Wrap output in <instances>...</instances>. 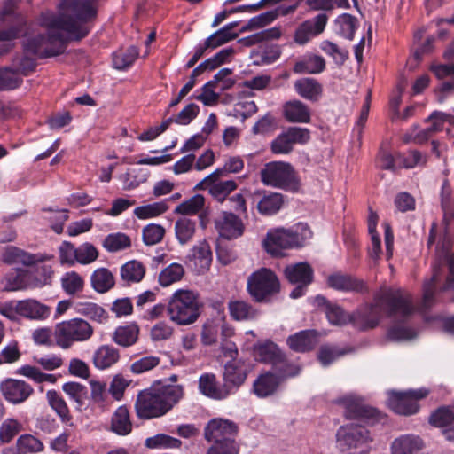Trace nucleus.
I'll return each instance as SVG.
<instances>
[{
  "instance_id": "1",
  "label": "nucleus",
  "mask_w": 454,
  "mask_h": 454,
  "mask_svg": "<svg viewBox=\"0 0 454 454\" xmlns=\"http://www.w3.org/2000/svg\"><path fill=\"white\" fill-rule=\"evenodd\" d=\"M97 12L88 0H62L58 14H42L41 25L47 32L28 38L24 51L39 59L64 53L69 41H81L90 34L88 23L96 19Z\"/></svg>"
},
{
  "instance_id": "2",
  "label": "nucleus",
  "mask_w": 454,
  "mask_h": 454,
  "mask_svg": "<svg viewBox=\"0 0 454 454\" xmlns=\"http://www.w3.org/2000/svg\"><path fill=\"white\" fill-rule=\"evenodd\" d=\"M415 311L410 293L402 289H389L377 294L372 303L361 305L351 314V324L360 331L375 328L383 314L389 317H408Z\"/></svg>"
},
{
  "instance_id": "3",
  "label": "nucleus",
  "mask_w": 454,
  "mask_h": 454,
  "mask_svg": "<svg viewBox=\"0 0 454 454\" xmlns=\"http://www.w3.org/2000/svg\"><path fill=\"white\" fill-rule=\"evenodd\" d=\"M184 396L182 385L159 383L140 391L135 402L137 416L141 419L160 418L169 412Z\"/></svg>"
},
{
  "instance_id": "4",
  "label": "nucleus",
  "mask_w": 454,
  "mask_h": 454,
  "mask_svg": "<svg viewBox=\"0 0 454 454\" xmlns=\"http://www.w3.org/2000/svg\"><path fill=\"white\" fill-rule=\"evenodd\" d=\"M312 231L307 224L298 223L294 228H275L268 231L262 246L265 251L272 256H283L284 251L302 247L310 239Z\"/></svg>"
},
{
  "instance_id": "5",
  "label": "nucleus",
  "mask_w": 454,
  "mask_h": 454,
  "mask_svg": "<svg viewBox=\"0 0 454 454\" xmlns=\"http://www.w3.org/2000/svg\"><path fill=\"white\" fill-rule=\"evenodd\" d=\"M201 307L198 292L178 289L169 298L167 313L171 322L178 325H188L197 321Z\"/></svg>"
},
{
  "instance_id": "6",
  "label": "nucleus",
  "mask_w": 454,
  "mask_h": 454,
  "mask_svg": "<svg viewBox=\"0 0 454 454\" xmlns=\"http://www.w3.org/2000/svg\"><path fill=\"white\" fill-rule=\"evenodd\" d=\"M93 333L94 329L89 322L75 317L58 323L53 332V337L58 347L67 349L76 342L89 340Z\"/></svg>"
},
{
  "instance_id": "7",
  "label": "nucleus",
  "mask_w": 454,
  "mask_h": 454,
  "mask_svg": "<svg viewBox=\"0 0 454 454\" xmlns=\"http://www.w3.org/2000/svg\"><path fill=\"white\" fill-rule=\"evenodd\" d=\"M260 174L261 181L265 185L290 192H297L300 189V179L289 163L269 162L262 168Z\"/></svg>"
},
{
  "instance_id": "8",
  "label": "nucleus",
  "mask_w": 454,
  "mask_h": 454,
  "mask_svg": "<svg viewBox=\"0 0 454 454\" xmlns=\"http://www.w3.org/2000/svg\"><path fill=\"white\" fill-rule=\"evenodd\" d=\"M338 447L350 454H367L371 450L370 443L373 441L370 431L360 425L340 427L336 434Z\"/></svg>"
},
{
  "instance_id": "9",
  "label": "nucleus",
  "mask_w": 454,
  "mask_h": 454,
  "mask_svg": "<svg viewBox=\"0 0 454 454\" xmlns=\"http://www.w3.org/2000/svg\"><path fill=\"white\" fill-rule=\"evenodd\" d=\"M280 290L277 275L270 269L261 268L247 278V292L256 302H263Z\"/></svg>"
},
{
  "instance_id": "10",
  "label": "nucleus",
  "mask_w": 454,
  "mask_h": 454,
  "mask_svg": "<svg viewBox=\"0 0 454 454\" xmlns=\"http://www.w3.org/2000/svg\"><path fill=\"white\" fill-rule=\"evenodd\" d=\"M43 274V279L34 278L33 274L26 270H15L6 274L5 286L6 291H19L27 288L43 286L50 283L52 276V270L49 266H42L37 271Z\"/></svg>"
},
{
  "instance_id": "11",
  "label": "nucleus",
  "mask_w": 454,
  "mask_h": 454,
  "mask_svg": "<svg viewBox=\"0 0 454 454\" xmlns=\"http://www.w3.org/2000/svg\"><path fill=\"white\" fill-rule=\"evenodd\" d=\"M238 433L237 425L220 418L212 419L204 428V438L213 444L219 443L237 446L235 436Z\"/></svg>"
},
{
  "instance_id": "12",
  "label": "nucleus",
  "mask_w": 454,
  "mask_h": 454,
  "mask_svg": "<svg viewBox=\"0 0 454 454\" xmlns=\"http://www.w3.org/2000/svg\"><path fill=\"white\" fill-rule=\"evenodd\" d=\"M429 391L426 388L407 390L405 392L389 393L388 406L395 413L400 415H412L418 412L419 406L418 401L425 398Z\"/></svg>"
},
{
  "instance_id": "13",
  "label": "nucleus",
  "mask_w": 454,
  "mask_h": 454,
  "mask_svg": "<svg viewBox=\"0 0 454 454\" xmlns=\"http://www.w3.org/2000/svg\"><path fill=\"white\" fill-rule=\"evenodd\" d=\"M286 279L297 286L291 292L294 299L301 297L306 287L313 281L314 270L308 262H297L287 265L284 270Z\"/></svg>"
},
{
  "instance_id": "14",
  "label": "nucleus",
  "mask_w": 454,
  "mask_h": 454,
  "mask_svg": "<svg viewBox=\"0 0 454 454\" xmlns=\"http://www.w3.org/2000/svg\"><path fill=\"white\" fill-rule=\"evenodd\" d=\"M33 387L23 380L6 378L0 382V393L4 400L13 405L27 402L34 394Z\"/></svg>"
},
{
  "instance_id": "15",
  "label": "nucleus",
  "mask_w": 454,
  "mask_h": 454,
  "mask_svg": "<svg viewBox=\"0 0 454 454\" xmlns=\"http://www.w3.org/2000/svg\"><path fill=\"white\" fill-rule=\"evenodd\" d=\"M341 402L345 407V415L349 419H360L366 422H374L380 419V412L367 405L361 398L348 396Z\"/></svg>"
},
{
  "instance_id": "16",
  "label": "nucleus",
  "mask_w": 454,
  "mask_h": 454,
  "mask_svg": "<svg viewBox=\"0 0 454 454\" xmlns=\"http://www.w3.org/2000/svg\"><path fill=\"white\" fill-rule=\"evenodd\" d=\"M215 226L219 235L226 239H237L244 233L245 225L234 213L223 211L215 220Z\"/></svg>"
},
{
  "instance_id": "17",
  "label": "nucleus",
  "mask_w": 454,
  "mask_h": 454,
  "mask_svg": "<svg viewBox=\"0 0 454 454\" xmlns=\"http://www.w3.org/2000/svg\"><path fill=\"white\" fill-rule=\"evenodd\" d=\"M454 121V117L450 114L440 111L433 112L427 119V122H430V126L419 130L416 135H409L404 142H410L411 139H414V142H428L436 132L440 131L443 128L445 122L451 123Z\"/></svg>"
},
{
  "instance_id": "18",
  "label": "nucleus",
  "mask_w": 454,
  "mask_h": 454,
  "mask_svg": "<svg viewBox=\"0 0 454 454\" xmlns=\"http://www.w3.org/2000/svg\"><path fill=\"white\" fill-rule=\"evenodd\" d=\"M186 259L197 274H204L209 270L212 262V251L209 244L206 240L198 242L192 247Z\"/></svg>"
},
{
  "instance_id": "19",
  "label": "nucleus",
  "mask_w": 454,
  "mask_h": 454,
  "mask_svg": "<svg viewBox=\"0 0 454 454\" xmlns=\"http://www.w3.org/2000/svg\"><path fill=\"white\" fill-rule=\"evenodd\" d=\"M282 114L288 122L308 123L311 119L309 107L299 99L286 101L282 107Z\"/></svg>"
},
{
  "instance_id": "20",
  "label": "nucleus",
  "mask_w": 454,
  "mask_h": 454,
  "mask_svg": "<svg viewBox=\"0 0 454 454\" xmlns=\"http://www.w3.org/2000/svg\"><path fill=\"white\" fill-rule=\"evenodd\" d=\"M18 315L34 320H44L51 313L50 307L34 299H27L16 302Z\"/></svg>"
},
{
  "instance_id": "21",
  "label": "nucleus",
  "mask_w": 454,
  "mask_h": 454,
  "mask_svg": "<svg viewBox=\"0 0 454 454\" xmlns=\"http://www.w3.org/2000/svg\"><path fill=\"white\" fill-rule=\"evenodd\" d=\"M325 69V60L322 56L308 53L300 57L294 63L293 71L294 74H321Z\"/></svg>"
},
{
  "instance_id": "22",
  "label": "nucleus",
  "mask_w": 454,
  "mask_h": 454,
  "mask_svg": "<svg viewBox=\"0 0 454 454\" xmlns=\"http://www.w3.org/2000/svg\"><path fill=\"white\" fill-rule=\"evenodd\" d=\"M295 92L302 98L317 102L322 97L323 86L315 78L304 77L298 79L294 83Z\"/></svg>"
},
{
  "instance_id": "23",
  "label": "nucleus",
  "mask_w": 454,
  "mask_h": 454,
  "mask_svg": "<svg viewBox=\"0 0 454 454\" xmlns=\"http://www.w3.org/2000/svg\"><path fill=\"white\" fill-rule=\"evenodd\" d=\"M199 390L204 395L215 400H223L229 396V391L225 389L224 384L218 386L216 377L214 373H204L199 378Z\"/></svg>"
},
{
  "instance_id": "24",
  "label": "nucleus",
  "mask_w": 454,
  "mask_h": 454,
  "mask_svg": "<svg viewBox=\"0 0 454 454\" xmlns=\"http://www.w3.org/2000/svg\"><path fill=\"white\" fill-rule=\"evenodd\" d=\"M289 348L295 352H307L313 349L317 342L318 336L315 330L301 331L287 338Z\"/></svg>"
},
{
  "instance_id": "25",
  "label": "nucleus",
  "mask_w": 454,
  "mask_h": 454,
  "mask_svg": "<svg viewBox=\"0 0 454 454\" xmlns=\"http://www.w3.org/2000/svg\"><path fill=\"white\" fill-rule=\"evenodd\" d=\"M327 285L342 292H363L365 289L364 283L350 275L334 273L327 278Z\"/></svg>"
},
{
  "instance_id": "26",
  "label": "nucleus",
  "mask_w": 454,
  "mask_h": 454,
  "mask_svg": "<svg viewBox=\"0 0 454 454\" xmlns=\"http://www.w3.org/2000/svg\"><path fill=\"white\" fill-rule=\"evenodd\" d=\"M247 379L246 371L233 362H229L224 366L223 384L229 391V395L235 393Z\"/></svg>"
},
{
  "instance_id": "27",
  "label": "nucleus",
  "mask_w": 454,
  "mask_h": 454,
  "mask_svg": "<svg viewBox=\"0 0 454 454\" xmlns=\"http://www.w3.org/2000/svg\"><path fill=\"white\" fill-rule=\"evenodd\" d=\"M316 302L318 306H324L325 314L330 324L343 325L351 323V315L345 313L339 305L329 302L324 296L317 295Z\"/></svg>"
},
{
  "instance_id": "28",
  "label": "nucleus",
  "mask_w": 454,
  "mask_h": 454,
  "mask_svg": "<svg viewBox=\"0 0 454 454\" xmlns=\"http://www.w3.org/2000/svg\"><path fill=\"white\" fill-rule=\"evenodd\" d=\"M429 421L432 425L443 427V434L448 440H454V412L451 409L442 407L431 414Z\"/></svg>"
},
{
  "instance_id": "29",
  "label": "nucleus",
  "mask_w": 454,
  "mask_h": 454,
  "mask_svg": "<svg viewBox=\"0 0 454 454\" xmlns=\"http://www.w3.org/2000/svg\"><path fill=\"white\" fill-rule=\"evenodd\" d=\"M280 384L279 378L272 373L266 372L261 374L253 384V392L260 398H265L272 395Z\"/></svg>"
},
{
  "instance_id": "30",
  "label": "nucleus",
  "mask_w": 454,
  "mask_h": 454,
  "mask_svg": "<svg viewBox=\"0 0 454 454\" xmlns=\"http://www.w3.org/2000/svg\"><path fill=\"white\" fill-rule=\"evenodd\" d=\"M120 359V352L110 345L100 346L93 355V364L99 370L110 368Z\"/></svg>"
},
{
  "instance_id": "31",
  "label": "nucleus",
  "mask_w": 454,
  "mask_h": 454,
  "mask_svg": "<svg viewBox=\"0 0 454 454\" xmlns=\"http://www.w3.org/2000/svg\"><path fill=\"white\" fill-rule=\"evenodd\" d=\"M115 285L112 271L105 267L96 269L90 275V286L98 294H105Z\"/></svg>"
},
{
  "instance_id": "32",
  "label": "nucleus",
  "mask_w": 454,
  "mask_h": 454,
  "mask_svg": "<svg viewBox=\"0 0 454 454\" xmlns=\"http://www.w3.org/2000/svg\"><path fill=\"white\" fill-rule=\"evenodd\" d=\"M285 202L284 195L279 192H265L257 202L256 208L262 215H272L277 214Z\"/></svg>"
},
{
  "instance_id": "33",
  "label": "nucleus",
  "mask_w": 454,
  "mask_h": 454,
  "mask_svg": "<svg viewBox=\"0 0 454 454\" xmlns=\"http://www.w3.org/2000/svg\"><path fill=\"white\" fill-rule=\"evenodd\" d=\"M146 268L139 261L130 260L120 268L121 280L128 284H136L142 281L145 275Z\"/></svg>"
},
{
  "instance_id": "34",
  "label": "nucleus",
  "mask_w": 454,
  "mask_h": 454,
  "mask_svg": "<svg viewBox=\"0 0 454 454\" xmlns=\"http://www.w3.org/2000/svg\"><path fill=\"white\" fill-rule=\"evenodd\" d=\"M422 441L413 435H402L391 444V454H416L422 449Z\"/></svg>"
},
{
  "instance_id": "35",
  "label": "nucleus",
  "mask_w": 454,
  "mask_h": 454,
  "mask_svg": "<svg viewBox=\"0 0 454 454\" xmlns=\"http://www.w3.org/2000/svg\"><path fill=\"white\" fill-rule=\"evenodd\" d=\"M255 355L258 360L271 364L274 367L285 362V355L278 347L271 341L259 345L255 349Z\"/></svg>"
},
{
  "instance_id": "36",
  "label": "nucleus",
  "mask_w": 454,
  "mask_h": 454,
  "mask_svg": "<svg viewBox=\"0 0 454 454\" xmlns=\"http://www.w3.org/2000/svg\"><path fill=\"white\" fill-rule=\"evenodd\" d=\"M139 56V50L135 45H130L125 50L114 51L112 55L114 68L124 71L133 66Z\"/></svg>"
},
{
  "instance_id": "37",
  "label": "nucleus",
  "mask_w": 454,
  "mask_h": 454,
  "mask_svg": "<svg viewBox=\"0 0 454 454\" xmlns=\"http://www.w3.org/2000/svg\"><path fill=\"white\" fill-rule=\"evenodd\" d=\"M442 273V268L440 264L435 263L433 267L432 278L424 283L423 299L421 303L422 309H428L434 303L436 283L440 279Z\"/></svg>"
},
{
  "instance_id": "38",
  "label": "nucleus",
  "mask_w": 454,
  "mask_h": 454,
  "mask_svg": "<svg viewBox=\"0 0 454 454\" xmlns=\"http://www.w3.org/2000/svg\"><path fill=\"white\" fill-rule=\"evenodd\" d=\"M228 309L231 317L237 321L253 320L258 316V310L245 301H231Z\"/></svg>"
},
{
  "instance_id": "39",
  "label": "nucleus",
  "mask_w": 454,
  "mask_h": 454,
  "mask_svg": "<svg viewBox=\"0 0 454 454\" xmlns=\"http://www.w3.org/2000/svg\"><path fill=\"white\" fill-rule=\"evenodd\" d=\"M111 429L119 435H127L132 430L129 412L126 406H120L112 416Z\"/></svg>"
},
{
  "instance_id": "40",
  "label": "nucleus",
  "mask_w": 454,
  "mask_h": 454,
  "mask_svg": "<svg viewBox=\"0 0 454 454\" xmlns=\"http://www.w3.org/2000/svg\"><path fill=\"white\" fill-rule=\"evenodd\" d=\"M138 334V326L135 324H129L117 327L113 334V340L119 346L128 348L137 341Z\"/></svg>"
},
{
  "instance_id": "41",
  "label": "nucleus",
  "mask_w": 454,
  "mask_h": 454,
  "mask_svg": "<svg viewBox=\"0 0 454 454\" xmlns=\"http://www.w3.org/2000/svg\"><path fill=\"white\" fill-rule=\"evenodd\" d=\"M184 267L178 262L170 263L159 274L158 282L162 287H167L180 281L184 276Z\"/></svg>"
},
{
  "instance_id": "42",
  "label": "nucleus",
  "mask_w": 454,
  "mask_h": 454,
  "mask_svg": "<svg viewBox=\"0 0 454 454\" xmlns=\"http://www.w3.org/2000/svg\"><path fill=\"white\" fill-rule=\"evenodd\" d=\"M196 232V222L183 217L175 223V235L181 245L190 242Z\"/></svg>"
},
{
  "instance_id": "43",
  "label": "nucleus",
  "mask_w": 454,
  "mask_h": 454,
  "mask_svg": "<svg viewBox=\"0 0 454 454\" xmlns=\"http://www.w3.org/2000/svg\"><path fill=\"white\" fill-rule=\"evenodd\" d=\"M103 247L109 253H116L131 247L130 238L122 232L108 234L102 242Z\"/></svg>"
},
{
  "instance_id": "44",
  "label": "nucleus",
  "mask_w": 454,
  "mask_h": 454,
  "mask_svg": "<svg viewBox=\"0 0 454 454\" xmlns=\"http://www.w3.org/2000/svg\"><path fill=\"white\" fill-rule=\"evenodd\" d=\"M62 390L76 403V409L81 411L88 397L87 387L81 383L70 381L62 386Z\"/></svg>"
},
{
  "instance_id": "45",
  "label": "nucleus",
  "mask_w": 454,
  "mask_h": 454,
  "mask_svg": "<svg viewBox=\"0 0 454 454\" xmlns=\"http://www.w3.org/2000/svg\"><path fill=\"white\" fill-rule=\"evenodd\" d=\"M281 36V31L278 27H271L262 30L259 33L242 37L238 43L245 47H251L264 41L278 39Z\"/></svg>"
},
{
  "instance_id": "46",
  "label": "nucleus",
  "mask_w": 454,
  "mask_h": 454,
  "mask_svg": "<svg viewBox=\"0 0 454 454\" xmlns=\"http://www.w3.org/2000/svg\"><path fill=\"white\" fill-rule=\"evenodd\" d=\"M61 287L68 295H74L83 290L84 279L76 271L66 272L60 279Z\"/></svg>"
},
{
  "instance_id": "47",
  "label": "nucleus",
  "mask_w": 454,
  "mask_h": 454,
  "mask_svg": "<svg viewBox=\"0 0 454 454\" xmlns=\"http://www.w3.org/2000/svg\"><path fill=\"white\" fill-rule=\"evenodd\" d=\"M46 398L52 410L59 416L63 422L71 419L68 406L64 398L55 390H49L46 393Z\"/></svg>"
},
{
  "instance_id": "48",
  "label": "nucleus",
  "mask_w": 454,
  "mask_h": 454,
  "mask_svg": "<svg viewBox=\"0 0 454 454\" xmlns=\"http://www.w3.org/2000/svg\"><path fill=\"white\" fill-rule=\"evenodd\" d=\"M237 183L233 180L216 182L208 184L205 189H207L211 196L218 202L223 203L228 195L236 190Z\"/></svg>"
},
{
  "instance_id": "49",
  "label": "nucleus",
  "mask_w": 454,
  "mask_h": 454,
  "mask_svg": "<svg viewBox=\"0 0 454 454\" xmlns=\"http://www.w3.org/2000/svg\"><path fill=\"white\" fill-rule=\"evenodd\" d=\"M356 22V18L349 13L340 15L335 20V25L338 27V34L346 39L353 40L357 28Z\"/></svg>"
},
{
  "instance_id": "50",
  "label": "nucleus",
  "mask_w": 454,
  "mask_h": 454,
  "mask_svg": "<svg viewBox=\"0 0 454 454\" xmlns=\"http://www.w3.org/2000/svg\"><path fill=\"white\" fill-rule=\"evenodd\" d=\"M78 313L98 323H104L108 318L107 312L99 305L93 302L78 304Z\"/></svg>"
},
{
  "instance_id": "51",
  "label": "nucleus",
  "mask_w": 454,
  "mask_h": 454,
  "mask_svg": "<svg viewBox=\"0 0 454 454\" xmlns=\"http://www.w3.org/2000/svg\"><path fill=\"white\" fill-rule=\"evenodd\" d=\"M168 209V206L165 201H159L137 207L133 213L138 219H148L159 216L165 213Z\"/></svg>"
},
{
  "instance_id": "52",
  "label": "nucleus",
  "mask_w": 454,
  "mask_h": 454,
  "mask_svg": "<svg viewBox=\"0 0 454 454\" xmlns=\"http://www.w3.org/2000/svg\"><path fill=\"white\" fill-rule=\"evenodd\" d=\"M427 162L426 155L417 150H412L407 153H397V164L399 168H413L419 166H424Z\"/></svg>"
},
{
  "instance_id": "53",
  "label": "nucleus",
  "mask_w": 454,
  "mask_h": 454,
  "mask_svg": "<svg viewBox=\"0 0 454 454\" xmlns=\"http://www.w3.org/2000/svg\"><path fill=\"white\" fill-rule=\"evenodd\" d=\"M17 373L30 379L36 383H55L57 380V378L54 374L42 372L39 368L28 364L20 367L17 370Z\"/></svg>"
},
{
  "instance_id": "54",
  "label": "nucleus",
  "mask_w": 454,
  "mask_h": 454,
  "mask_svg": "<svg viewBox=\"0 0 454 454\" xmlns=\"http://www.w3.org/2000/svg\"><path fill=\"white\" fill-rule=\"evenodd\" d=\"M205 198L200 194H196L191 197L189 200L179 204L175 212L184 215H195L204 209Z\"/></svg>"
},
{
  "instance_id": "55",
  "label": "nucleus",
  "mask_w": 454,
  "mask_h": 454,
  "mask_svg": "<svg viewBox=\"0 0 454 454\" xmlns=\"http://www.w3.org/2000/svg\"><path fill=\"white\" fill-rule=\"evenodd\" d=\"M310 131L306 128L290 127L273 142H308Z\"/></svg>"
},
{
  "instance_id": "56",
  "label": "nucleus",
  "mask_w": 454,
  "mask_h": 454,
  "mask_svg": "<svg viewBox=\"0 0 454 454\" xmlns=\"http://www.w3.org/2000/svg\"><path fill=\"white\" fill-rule=\"evenodd\" d=\"M182 442L172 436L159 434L145 440V446L150 449L169 448L177 449L181 446Z\"/></svg>"
},
{
  "instance_id": "57",
  "label": "nucleus",
  "mask_w": 454,
  "mask_h": 454,
  "mask_svg": "<svg viewBox=\"0 0 454 454\" xmlns=\"http://www.w3.org/2000/svg\"><path fill=\"white\" fill-rule=\"evenodd\" d=\"M18 450L21 453H36L43 450V442L32 434H22L17 440Z\"/></svg>"
},
{
  "instance_id": "58",
  "label": "nucleus",
  "mask_w": 454,
  "mask_h": 454,
  "mask_svg": "<svg viewBox=\"0 0 454 454\" xmlns=\"http://www.w3.org/2000/svg\"><path fill=\"white\" fill-rule=\"evenodd\" d=\"M160 358L155 356L139 357L131 363L129 365V371L133 374H142L157 367L160 364Z\"/></svg>"
},
{
  "instance_id": "59",
  "label": "nucleus",
  "mask_w": 454,
  "mask_h": 454,
  "mask_svg": "<svg viewBox=\"0 0 454 454\" xmlns=\"http://www.w3.org/2000/svg\"><path fill=\"white\" fill-rule=\"evenodd\" d=\"M320 49L327 55L332 57L338 66H342L348 59V51L340 49L336 43L330 41H323Z\"/></svg>"
},
{
  "instance_id": "60",
  "label": "nucleus",
  "mask_w": 454,
  "mask_h": 454,
  "mask_svg": "<svg viewBox=\"0 0 454 454\" xmlns=\"http://www.w3.org/2000/svg\"><path fill=\"white\" fill-rule=\"evenodd\" d=\"M165 235V229L160 224L150 223L142 231L143 241L147 246L160 243Z\"/></svg>"
},
{
  "instance_id": "61",
  "label": "nucleus",
  "mask_w": 454,
  "mask_h": 454,
  "mask_svg": "<svg viewBox=\"0 0 454 454\" xmlns=\"http://www.w3.org/2000/svg\"><path fill=\"white\" fill-rule=\"evenodd\" d=\"M76 263L90 264L98 257V251L91 243L86 242L76 247Z\"/></svg>"
},
{
  "instance_id": "62",
  "label": "nucleus",
  "mask_w": 454,
  "mask_h": 454,
  "mask_svg": "<svg viewBox=\"0 0 454 454\" xmlns=\"http://www.w3.org/2000/svg\"><path fill=\"white\" fill-rule=\"evenodd\" d=\"M21 430V424L15 419H6L0 426V441L10 442Z\"/></svg>"
},
{
  "instance_id": "63",
  "label": "nucleus",
  "mask_w": 454,
  "mask_h": 454,
  "mask_svg": "<svg viewBox=\"0 0 454 454\" xmlns=\"http://www.w3.org/2000/svg\"><path fill=\"white\" fill-rule=\"evenodd\" d=\"M417 332L403 325H394L387 332V338L393 341H406L416 338Z\"/></svg>"
},
{
  "instance_id": "64",
  "label": "nucleus",
  "mask_w": 454,
  "mask_h": 454,
  "mask_svg": "<svg viewBox=\"0 0 454 454\" xmlns=\"http://www.w3.org/2000/svg\"><path fill=\"white\" fill-rule=\"evenodd\" d=\"M23 80L11 68L0 69V90H10L20 86Z\"/></svg>"
}]
</instances>
